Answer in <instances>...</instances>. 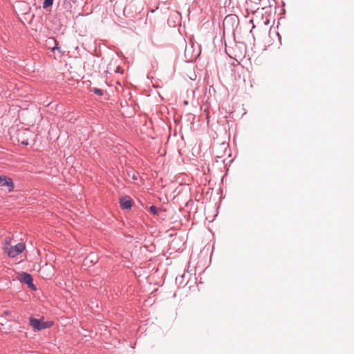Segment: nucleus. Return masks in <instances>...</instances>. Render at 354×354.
Segmentation results:
<instances>
[{
	"mask_svg": "<svg viewBox=\"0 0 354 354\" xmlns=\"http://www.w3.org/2000/svg\"><path fill=\"white\" fill-rule=\"evenodd\" d=\"M30 325L33 328L34 330H41L43 329L49 328L52 326L51 322H41L39 319L30 317L29 319Z\"/></svg>",
	"mask_w": 354,
	"mask_h": 354,
	"instance_id": "obj_1",
	"label": "nucleus"
},
{
	"mask_svg": "<svg viewBox=\"0 0 354 354\" xmlns=\"http://www.w3.org/2000/svg\"><path fill=\"white\" fill-rule=\"evenodd\" d=\"M184 277V275H180L178 277H176V281L178 282V281H182L183 278Z\"/></svg>",
	"mask_w": 354,
	"mask_h": 354,
	"instance_id": "obj_13",
	"label": "nucleus"
},
{
	"mask_svg": "<svg viewBox=\"0 0 354 354\" xmlns=\"http://www.w3.org/2000/svg\"><path fill=\"white\" fill-rule=\"evenodd\" d=\"M25 249V245L23 243H18L14 246L7 248V254L8 257L14 258L21 254Z\"/></svg>",
	"mask_w": 354,
	"mask_h": 354,
	"instance_id": "obj_3",
	"label": "nucleus"
},
{
	"mask_svg": "<svg viewBox=\"0 0 354 354\" xmlns=\"http://www.w3.org/2000/svg\"><path fill=\"white\" fill-rule=\"evenodd\" d=\"M30 135H32V133L29 131H25L24 132L19 133L17 136L18 141L20 142L21 144L26 146L29 145L28 136Z\"/></svg>",
	"mask_w": 354,
	"mask_h": 354,
	"instance_id": "obj_5",
	"label": "nucleus"
},
{
	"mask_svg": "<svg viewBox=\"0 0 354 354\" xmlns=\"http://www.w3.org/2000/svg\"><path fill=\"white\" fill-rule=\"evenodd\" d=\"M0 186L7 187L8 192H12L15 185L11 178L6 176L0 175Z\"/></svg>",
	"mask_w": 354,
	"mask_h": 354,
	"instance_id": "obj_4",
	"label": "nucleus"
},
{
	"mask_svg": "<svg viewBox=\"0 0 354 354\" xmlns=\"http://www.w3.org/2000/svg\"><path fill=\"white\" fill-rule=\"evenodd\" d=\"M198 56V53H196L195 55H191L189 59L191 61H192L193 59H196Z\"/></svg>",
	"mask_w": 354,
	"mask_h": 354,
	"instance_id": "obj_12",
	"label": "nucleus"
},
{
	"mask_svg": "<svg viewBox=\"0 0 354 354\" xmlns=\"http://www.w3.org/2000/svg\"><path fill=\"white\" fill-rule=\"evenodd\" d=\"M53 3V0H44L43 3V8H47L50 6H51Z\"/></svg>",
	"mask_w": 354,
	"mask_h": 354,
	"instance_id": "obj_7",
	"label": "nucleus"
},
{
	"mask_svg": "<svg viewBox=\"0 0 354 354\" xmlns=\"http://www.w3.org/2000/svg\"><path fill=\"white\" fill-rule=\"evenodd\" d=\"M149 211L154 215L158 214V209L154 205H151L149 207Z\"/></svg>",
	"mask_w": 354,
	"mask_h": 354,
	"instance_id": "obj_9",
	"label": "nucleus"
},
{
	"mask_svg": "<svg viewBox=\"0 0 354 354\" xmlns=\"http://www.w3.org/2000/svg\"><path fill=\"white\" fill-rule=\"evenodd\" d=\"M189 49L187 47H186L185 50V55L186 57L187 56V54L189 53Z\"/></svg>",
	"mask_w": 354,
	"mask_h": 354,
	"instance_id": "obj_14",
	"label": "nucleus"
},
{
	"mask_svg": "<svg viewBox=\"0 0 354 354\" xmlns=\"http://www.w3.org/2000/svg\"><path fill=\"white\" fill-rule=\"evenodd\" d=\"M250 22L253 24V20H252V19H251V20L250 21Z\"/></svg>",
	"mask_w": 354,
	"mask_h": 354,
	"instance_id": "obj_16",
	"label": "nucleus"
},
{
	"mask_svg": "<svg viewBox=\"0 0 354 354\" xmlns=\"http://www.w3.org/2000/svg\"><path fill=\"white\" fill-rule=\"evenodd\" d=\"M12 311H10V310H3V313L5 315H7V316H9L10 318H13L14 316L12 315Z\"/></svg>",
	"mask_w": 354,
	"mask_h": 354,
	"instance_id": "obj_11",
	"label": "nucleus"
},
{
	"mask_svg": "<svg viewBox=\"0 0 354 354\" xmlns=\"http://www.w3.org/2000/svg\"><path fill=\"white\" fill-rule=\"evenodd\" d=\"M236 18V16H234V15H227V16L225 18V19H224V22L227 21H230V20H234Z\"/></svg>",
	"mask_w": 354,
	"mask_h": 354,
	"instance_id": "obj_10",
	"label": "nucleus"
},
{
	"mask_svg": "<svg viewBox=\"0 0 354 354\" xmlns=\"http://www.w3.org/2000/svg\"><path fill=\"white\" fill-rule=\"evenodd\" d=\"M120 205L122 209H131L133 205V202L129 196H122L120 198Z\"/></svg>",
	"mask_w": 354,
	"mask_h": 354,
	"instance_id": "obj_6",
	"label": "nucleus"
},
{
	"mask_svg": "<svg viewBox=\"0 0 354 354\" xmlns=\"http://www.w3.org/2000/svg\"><path fill=\"white\" fill-rule=\"evenodd\" d=\"M95 94L99 95V96H101L103 95L104 93V91L100 89V88H93L92 90H91Z\"/></svg>",
	"mask_w": 354,
	"mask_h": 354,
	"instance_id": "obj_8",
	"label": "nucleus"
},
{
	"mask_svg": "<svg viewBox=\"0 0 354 354\" xmlns=\"http://www.w3.org/2000/svg\"><path fill=\"white\" fill-rule=\"evenodd\" d=\"M20 276V281L21 283H26L28 287L32 290H36L37 288L33 283V279L30 274L22 272L19 274Z\"/></svg>",
	"mask_w": 354,
	"mask_h": 354,
	"instance_id": "obj_2",
	"label": "nucleus"
},
{
	"mask_svg": "<svg viewBox=\"0 0 354 354\" xmlns=\"http://www.w3.org/2000/svg\"><path fill=\"white\" fill-rule=\"evenodd\" d=\"M56 49H57V50L59 49V48H58V46H57V44L55 45V46H54V47H53V48H51V50H52V51H55Z\"/></svg>",
	"mask_w": 354,
	"mask_h": 354,
	"instance_id": "obj_15",
	"label": "nucleus"
}]
</instances>
